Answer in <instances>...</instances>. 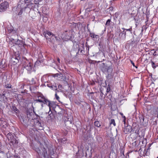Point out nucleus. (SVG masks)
Masks as SVG:
<instances>
[{
	"label": "nucleus",
	"instance_id": "603ef678",
	"mask_svg": "<svg viewBox=\"0 0 158 158\" xmlns=\"http://www.w3.org/2000/svg\"><path fill=\"white\" fill-rule=\"evenodd\" d=\"M122 29L123 30V31H124L126 30V29L124 28H122Z\"/></svg>",
	"mask_w": 158,
	"mask_h": 158
},
{
	"label": "nucleus",
	"instance_id": "2f4dec72",
	"mask_svg": "<svg viewBox=\"0 0 158 158\" xmlns=\"http://www.w3.org/2000/svg\"><path fill=\"white\" fill-rule=\"evenodd\" d=\"M67 31H65V33H64V34H65V36H64V38L65 37V39L66 40L69 39L70 38V37L69 36V35H66V32Z\"/></svg>",
	"mask_w": 158,
	"mask_h": 158
},
{
	"label": "nucleus",
	"instance_id": "e433bc0d",
	"mask_svg": "<svg viewBox=\"0 0 158 158\" xmlns=\"http://www.w3.org/2000/svg\"><path fill=\"white\" fill-rule=\"evenodd\" d=\"M55 96L56 99V100L58 101L59 102H60L59 99H60V98L59 97V96L57 95V93H56L55 94Z\"/></svg>",
	"mask_w": 158,
	"mask_h": 158
},
{
	"label": "nucleus",
	"instance_id": "a18cd8bd",
	"mask_svg": "<svg viewBox=\"0 0 158 158\" xmlns=\"http://www.w3.org/2000/svg\"><path fill=\"white\" fill-rule=\"evenodd\" d=\"M22 121L24 123H26V121L24 119H23V118H22Z\"/></svg>",
	"mask_w": 158,
	"mask_h": 158
},
{
	"label": "nucleus",
	"instance_id": "bf43d9fd",
	"mask_svg": "<svg viewBox=\"0 0 158 158\" xmlns=\"http://www.w3.org/2000/svg\"><path fill=\"white\" fill-rule=\"evenodd\" d=\"M157 158H158V156H157Z\"/></svg>",
	"mask_w": 158,
	"mask_h": 158
},
{
	"label": "nucleus",
	"instance_id": "6e6d98bb",
	"mask_svg": "<svg viewBox=\"0 0 158 158\" xmlns=\"http://www.w3.org/2000/svg\"><path fill=\"white\" fill-rule=\"evenodd\" d=\"M12 47V48H14V46H12V47Z\"/></svg>",
	"mask_w": 158,
	"mask_h": 158
},
{
	"label": "nucleus",
	"instance_id": "5701e85b",
	"mask_svg": "<svg viewBox=\"0 0 158 158\" xmlns=\"http://www.w3.org/2000/svg\"><path fill=\"white\" fill-rule=\"evenodd\" d=\"M6 155L5 152H0V158H6Z\"/></svg>",
	"mask_w": 158,
	"mask_h": 158
},
{
	"label": "nucleus",
	"instance_id": "aec40b11",
	"mask_svg": "<svg viewBox=\"0 0 158 158\" xmlns=\"http://www.w3.org/2000/svg\"><path fill=\"white\" fill-rule=\"evenodd\" d=\"M33 4V3H30L27 4H26V6L25 7V9H26V10L27 8H29L30 9L32 7Z\"/></svg>",
	"mask_w": 158,
	"mask_h": 158
},
{
	"label": "nucleus",
	"instance_id": "cd10ccee",
	"mask_svg": "<svg viewBox=\"0 0 158 158\" xmlns=\"http://www.w3.org/2000/svg\"><path fill=\"white\" fill-rule=\"evenodd\" d=\"M18 39H15L14 38H13L12 37H11L10 39V40L13 43H14L15 44L16 43V42L17 41V40H18Z\"/></svg>",
	"mask_w": 158,
	"mask_h": 158
},
{
	"label": "nucleus",
	"instance_id": "a878e982",
	"mask_svg": "<svg viewBox=\"0 0 158 158\" xmlns=\"http://www.w3.org/2000/svg\"><path fill=\"white\" fill-rule=\"evenodd\" d=\"M94 125L95 126H96L97 127H99L101 126L99 122L98 121H95L94 122Z\"/></svg>",
	"mask_w": 158,
	"mask_h": 158
},
{
	"label": "nucleus",
	"instance_id": "49530a36",
	"mask_svg": "<svg viewBox=\"0 0 158 158\" xmlns=\"http://www.w3.org/2000/svg\"><path fill=\"white\" fill-rule=\"evenodd\" d=\"M110 10H113V7H110L109 8Z\"/></svg>",
	"mask_w": 158,
	"mask_h": 158
},
{
	"label": "nucleus",
	"instance_id": "8fccbe9b",
	"mask_svg": "<svg viewBox=\"0 0 158 158\" xmlns=\"http://www.w3.org/2000/svg\"><path fill=\"white\" fill-rule=\"evenodd\" d=\"M120 114L122 116H123V113H120Z\"/></svg>",
	"mask_w": 158,
	"mask_h": 158
},
{
	"label": "nucleus",
	"instance_id": "3c124183",
	"mask_svg": "<svg viewBox=\"0 0 158 158\" xmlns=\"http://www.w3.org/2000/svg\"><path fill=\"white\" fill-rule=\"evenodd\" d=\"M122 117L124 118V119H126V117L125 116L123 115V116H122Z\"/></svg>",
	"mask_w": 158,
	"mask_h": 158
},
{
	"label": "nucleus",
	"instance_id": "b1692460",
	"mask_svg": "<svg viewBox=\"0 0 158 158\" xmlns=\"http://www.w3.org/2000/svg\"><path fill=\"white\" fill-rule=\"evenodd\" d=\"M43 155L44 157H45L48 155V153L47 151L46 150L45 148H44L43 150Z\"/></svg>",
	"mask_w": 158,
	"mask_h": 158
},
{
	"label": "nucleus",
	"instance_id": "7ed1b4c3",
	"mask_svg": "<svg viewBox=\"0 0 158 158\" xmlns=\"http://www.w3.org/2000/svg\"><path fill=\"white\" fill-rule=\"evenodd\" d=\"M23 66L27 71L29 73H30L32 71L33 67V64L28 60H25L23 61Z\"/></svg>",
	"mask_w": 158,
	"mask_h": 158
},
{
	"label": "nucleus",
	"instance_id": "13d9d810",
	"mask_svg": "<svg viewBox=\"0 0 158 158\" xmlns=\"http://www.w3.org/2000/svg\"><path fill=\"white\" fill-rule=\"evenodd\" d=\"M70 94H71V93H70ZM69 94H70V93H69Z\"/></svg>",
	"mask_w": 158,
	"mask_h": 158
},
{
	"label": "nucleus",
	"instance_id": "a211bd4d",
	"mask_svg": "<svg viewBox=\"0 0 158 158\" xmlns=\"http://www.w3.org/2000/svg\"><path fill=\"white\" fill-rule=\"evenodd\" d=\"M89 35L91 37L94 39H97V38L99 37V36L98 35H96L94 33L90 32L89 34ZM94 40H95V39Z\"/></svg>",
	"mask_w": 158,
	"mask_h": 158
},
{
	"label": "nucleus",
	"instance_id": "c85d7f7f",
	"mask_svg": "<svg viewBox=\"0 0 158 158\" xmlns=\"http://www.w3.org/2000/svg\"><path fill=\"white\" fill-rule=\"evenodd\" d=\"M110 124H113L114 126H115L116 125V124L114 120V119H111L110 120Z\"/></svg>",
	"mask_w": 158,
	"mask_h": 158
},
{
	"label": "nucleus",
	"instance_id": "ddd939ff",
	"mask_svg": "<svg viewBox=\"0 0 158 158\" xmlns=\"http://www.w3.org/2000/svg\"><path fill=\"white\" fill-rule=\"evenodd\" d=\"M132 131V127L129 125H127L125 127L124 130V132L125 134H127L128 132H131Z\"/></svg>",
	"mask_w": 158,
	"mask_h": 158
},
{
	"label": "nucleus",
	"instance_id": "1a4fd4ad",
	"mask_svg": "<svg viewBox=\"0 0 158 158\" xmlns=\"http://www.w3.org/2000/svg\"><path fill=\"white\" fill-rule=\"evenodd\" d=\"M84 49V44H82L78 48V52L77 54H78L79 55L84 54L85 53Z\"/></svg>",
	"mask_w": 158,
	"mask_h": 158
},
{
	"label": "nucleus",
	"instance_id": "4c0bfd02",
	"mask_svg": "<svg viewBox=\"0 0 158 158\" xmlns=\"http://www.w3.org/2000/svg\"><path fill=\"white\" fill-rule=\"evenodd\" d=\"M120 154H121V156H122L123 158V157L124 156V151L123 150H121L120 151Z\"/></svg>",
	"mask_w": 158,
	"mask_h": 158
},
{
	"label": "nucleus",
	"instance_id": "72a5a7b5",
	"mask_svg": "<svg viewBox=\"0 0 158 158\" xmlns=\"http://www.w3.org/2000/svg\"><path fill=\"white\" fill-rule=\"evenodd\" d=\"M5 87L6 88H11V85L10 84H7L6 85Z\"/></svg>",
	"mask_w": 158,
	"mask_h": 158
},
{
	"label": "nucleus",
	"instance_id": "f3484780",
	"mask_svg": "<svg viewBox=\"0 0 158 158\" xmlns=\"http://www.w3.org/2000/svg\"><path fill=\"white\" fill-rule=\"evenodd\" d=\"M8 30L9 33H12V34H16V31L13 29V27H8Z\"/></svg>",
	"mask_w": 158,
	"mask_h": 158
},
{
	"label": "nucleus",
	"instance_id": "2eb2a0df",
	"mask_svg": "<svg viewBox=\"0 0 158 158\" xmlns=\"http://www.w3.org/2000/svg\"><path fill=\"white\" fill-rule=\"evenodd\" d=\"M126 32L123 31L122 32H120L119 35L120 40H124L126 38Z\"/></svg>",
	"mask_w": 158,
	"mask_h": 158
},
{
	"label": "nucleus",
	"instance_id": "f8f14e48",
	"mask_svg": "<svg viewBox=\"0 0 158 158\" xmlns=\"http://www.w3.org/2000/svg\"><path fill=\"white\" fill-rule=\"evenodd\" d=\"M53 110L56 114H61V112L62 111V109L60 108L59 106L57 105L54 108Z\"/></svg>",
	"mask_w": 158,
	"mask_h": 158
},
{
	"label": "nucleus",
	"instance_id": "9b49d317",
	"mask_svg": "<svg viewBox=\"0 0 158 158\" xmlns=\"http://www.w3.org/2000/svg\"><path fill=\"white\" fill-rule=\"evenodd\" d=\"M19 57V56H13L11 58V61L14 64H16L18 62Z\"/></svg>",
	"mask_w": 158,
	"mask_h": 158
},
{
	"label": "nucleus",
	"instance_id": "4be33fe9",
	"mask_svg": "<svg viewBox=\"0 0 158 158\" xmlns=\"http://www.w3.org/2000/svg\"><path fill=\"white\" fill-rule=\"evenodd\" d=\"M12 110L15 113L17 114L19 112V110L17 109L15 106H12Z\"/></svg>",
	"mask_w": 158,
	"mask_h": 158
},
{
	"label": "nucleus",
	"instance_id": "393cba45",
	"mask_svg": "<svg viewBox=\"0 0 158 158\" xmlns=\"http://www.w3.org/2000/svg\"><path fill=\"white\" fill-rule=\"evenodd\" d=\"M104 71H106L108 73H110L112 71V69L110 67H108L106 69L104 70Z\"/></svg>",
	"mask_w": 158,
	"mask_h": 158
},
{
	"label": "nucleus",
	"instance_id": "ea45409f",
	"mask_svg": "<svg viewBox=\"0 0 158 158\" xmlns=\"http://www.w3.org/2000/svg\"><path fill=\"white\" fill-rule=\"evenodd\" d=\"M58 89L60 90H61L63 88L62 86L61 85H59L58 86Z\"/></svg>",
	"mask_w": 158,
	"mask_h": 158
},
{
	"label": "nucleus",
	"instance_id": "7c9ffc66",
	"mask_svg": "<svg viewBox=\"0 0 158 158\" xmlns=\"http://www.w3.org/2000/svg\"><path fill=\"white\" fill-rule=\"evenodd\" d=\"M0 152H5L3 146H0Z\"/></svg>",
	"mask_w": 158,
	"mask_h": 158
},
{
	"label": "nucleus",
	"instance_id": "5fc2aeb1",
	"mask_svg": "<svg viewBox=\"0 0 158 158\" xmlns=\"http://www.w3.org/2000/svg\"><path fill=\"white\" fill-rule=\"evenodd\" d=\"M66 97H68V94H67L66 95Z\"/></svg>",
	"mask_w": 158,
	"mask_h": 158
},
{
	"label": "nucleus",
	"instance_id": "79ce46f5",
	"mask_svg": "<svg viewBox=\"0 0 158 158\" xmlns=\"http://www.w3.org/2000/svg\"><path fill=\"white\" fill-rule=\"evenodd\" d=\"M132 30V29L131 27L129 29H126V30L127 31H131Z\"/></svg>",
	"mask_w": 158,
	"mask_h": 158
},
{
	"label": "nucleus",
	"instance_id": "bb28decb",
	"mask_svg": "<svg viewBox=\"0 0 158 158\" xmlns=\"http://www.w3.org/2000/svg\"><path fill=\"white\" fill-rule=\"evenodd\" d=\"M22 40H19V39H18V40H17L16 42V43L15 44H17L18 45H22Z\"/></svg>",
	"mask_w": 158,
	"mask_h": 158
},
{
	"label": "nucleus",
	"instance_id": "58836bf2",
	"mask_svg": "<svg viewBox=\"0 0 158 158\" xmlns=\"http://www.w3.org/2000/svg\"><path fill=\"white\" fill-rule=\"evenodd\" d=\"M110 90V86L109 85H108L107 88V90H106V92H109Z\"/></svg>",
	"mask_w": 158,
	"mask_h": 158
},
{
	"label": "nucleus",
	"instance_id": "c03bdc74",
	"mask_svg": "<svg viewBox=\"0 0 158 158\" xmlns=\"http://www.w3.org/2000/svg\"><path fill=\"white\" fill-rule=\"evenodd\" d=\"M49 153L50 154V155L51 156V155H52L53 154V151H52L51 152V151H50V152Z\"/></svg>",
	"mask_w": 158,
	"mask_h": 158
},
{
	"label": "nucleus",
	"instance_id": "c9c22d12",
	"mask_svg": "<svg viewBox=\"0 0 158 158\" xmlns=\"http://www.w3.org/2000/svg\"><path fill=\"white\" fill-rule=\"evenodd\" d=\"M48 116H49V118H50L51 119H52V111H51H51L49 110V111L48 112Z\"/></svg>",
	"mask_w": 158,
	"mask_h": 158
},
{
	"label": "nucleus",
	"instance_id": "f257e3e1",
	"mask_svg": "<svg viewBox=\"0 0 158 158\" xmlns=\"http://www.w3.org/2000/svg\"><path fill=\"white\" fill-rule=\"evenodd\" d=\"M43 35L47 39L52 43H54L55 40L57 41L59 40L58 38L50 31L44 32Z\"/></svg>",
	"mask_w": 158,
	"mask_h": 158
},
{
	"label": "nucleus",
	"instance_id": "f03ea898",
	"mask_svg": "<svg viewBox=\"0 0 158 158\" xmlns=\"http://www.w3.org/2000/svg\"><path fill=\"white\" fill-rule=\"evenodd\" d=\"M5 134L7 135V137L8 140L10 141V143L16 146L18 143V141L17 138H15L14 135L11 133L9 132L5 133Z\"/></svg>",
	"mask_w": 158,
	"mask_h": 158
},
{
	"label": "nucleus",
	"instance_id": "473e14b6",
	"mask_svg": "<svg viewBox=\"0 0 158 158\" xmlns=\"http://www.w3.org/2000/svg\"><path fill=\"white\" fill-rule=\"evenodd\" d=\"M151 63H152V65L153 68H155L156 67L157 65L155 64L154 62L152 61H151Z\"/></svg>",
	"mask_w": 158,
	"mask_h": 158
},
{
	"label": "nucleus",
	"instance_id": "6ab92c4d",
	"mask_svg": "<svg viewBox=\"0 0 158 158\" xmlns=\"http://www.w3.org/2000/svg\"><path fill=\"white\" fill-rule=\"evenodd\" d=\"M151 52L153 53V54L154 56H158V49H152L151 50Z\"/></svg>",
	"mask_w": 158,
	"mask_h": 158
},
{
	"label": "nucleus",
	"instance_id": "412c9836",
	"mask_svg": "<svg viewBox=\"0 0 158 158\" xmlns=\"http://www.w3.org/2000/svg\"><path fill=\"white\" fill-rule=\"evenodd\" d=\"M59 142L64 143H66V139L65 138H60L58 139Z\"/></svg>",
	"mask_w": 158,
	"mask_h": 158
},
{
	"label": "nucleus",
	"instance_id": "a19ab883",
	"mask_svg": "<svg viewBox=\"0 0 158 158\" xmlns=\"http://www.w3.org/2000/svg\"><path fill=\"white\" fill-rule=\"evenodd\" d=\"M130 61L133 66L134 67H135L136 68H137V67L136 66H135V64L131 60H130Z\"/></svg>",
	"mask_w": 158,
	"mask_h": 158
},
{
	"label": "nucleus",
	"instance_id": "0eeeda50",
	"mask_svg": "<svg viewBox=\"0 0 158 158\" xmlns=\"http://www.w3.org/2000/svg\"><path fill=\"white\" fill-rule=\"evenodd\" d=\"M8 2H4L0 4V12L4 11L7 8Z\"/></svg>",
	"mask_w": 158,
	"mask_h": 158
},
{
	"label": "nucleus",
	"instance_id": "f704fd0d",
	"mask_svg": "<svg viewBox=\"0 0 158 158\" xmlns=\"http://www.w3.org/2000/svg\"><path fill=\"white\" fill-rule=\"evenodd\" d=\"M42 0H34V2L36 4H38L39 3L42 1Z\"/></svg>",
	"mask_w": 158,
	"mask_h": 158
},
{
	"label": "nucleus",
	"instance_id": "4d7b16f0",
	"mask_svg": "<svg viewBox=\"0 0 158 158\" xmlns=\"http://www.w3.org/2000/svg\"><path fill=\"white\" fill-rule=\"evenodd\" d=\"M152 74H151V77H152Z\"/></svg>",
	"mask_w": 158,
	"mask_h": 158
},
{
	"label": "nucleus",
	"instance_id": "09e8293b",
	"mask_svg": "<svg viewBox=\"0 0 158 158\" xmlns=\"http://www.w3.org/2000/svg\"><path fill=\"white\" fill-rule=\"evenodd\" d=\"M125 120H126V119H124L123 120V121L124 122V124H125L126 123Z\"/></svg>",
	"mask_w": 158,
	"mask_h": 158
},
{
	"label": "nucleus",
	"instance_id": "4468645a",
	"mask_svg": "<svg viewBox=\"0 0 158 158\" xmlns=\"http://www.w3.org/2000/svg\"><path fill=\"white\" fill-rule=\"evenodd\" d=\"M47 86L50 88V89L54 90H56L57 89V86L56 84L53 85L51 83H49L47 84Z\"/></svg>",
	"mask_w": 158,
	"mask_h": 158
},
{
	"label": "nucleus",
	"instance_id": "20e7f679",
	"mask_svg": "<svg viewBox=\"0 0 158 158\" xmlns=\"http://www.w3.org/2000/svg\"><path fill=\"white\" fill-rule=\"evenodd\" d=\"M30 1L31 0H20L18 3L17 6L20 8H25L26 4L29 3Z\"/></svg>",
	"mask_w": 158,
	"mask_h": 158
},
{
	"label": "nucleus",
	"instance_id": "de8ad7c7",
	"mask_svg": "<svg viewBox=\"0 0 158 158\" xmlns=\"http://www.w3.org/2000/svg\"><path fill=\"white\" fill-rule=\"evenodd\" d=\"M57 61L59 63H60V59L59 58H58L57 59Z\"/></svg>",
	"mask_w": 158,
	"mask_h": 158
},
{
	"label": "nucleus",
	"instance_id": "423d86ee",
	"mask_svg": "<svg viewBox=\"0 0 158 158\" xmlns=\"http://www.w3.org/2000/svg\"><path fill=\"white\" fill-rule=\"evenodd\" d=\"M26 114L28 120L35 119V118L34 117V113L32 112V110H27L26 111Z\"/></svg>",
	"mask_w": 158,
	"mask_h": 158
},
{
	"label": "nucleus",
	"instance_id": "dca6fc26",
	"mask_svg": "<svg viewBox=\"0 0 158 158\" xmlns=\"http://www.w3.org/2000/svg\"><path fill=\"white\" fill-rule=\"evenodd\" d=\"M39 98H39L36 100L37 101L40 102H43L44 104H46L45 102H47V101L48 99H45L44 96H40Z\"/></svg>",
	"mask_w": 158,
	"mask_h": 158
},
{
	"label": "nucleus",
	"instance_id": "6e6552de",
	"mask_svg": "<svg viewBox=\"0 0 158 158\" xmlns=\"http://www.w3.org/2000/svg\"><path fill=\"white\" fill-rule=\"evenodd\" d=\"M46 104L48 105L49 108V110L51 111V109H52L53 110L54 108L57 105L53 102H51L48 100L46 102Z\"/></svg>",
	"mask_w": 158,
	"mask_h": 158
},
{
	"label": "nucleus",
	"instance_id": "c756f323",
	"mask_svg": "<svg viewBox=\"0 0 158 158\" xmlns=\"http://www.w3.org/2000/svg\"><path fill=\"white\" fill-rule=\"evenodd\" d=\"M111 20L110 19H108L106 23V25L107 26H109L110 25V22Z\"/></svg>",
	"mask_w": 158,
	"mask_h": 158
},
{
	"label": "nucleus",
	"instance_id": "864d4df0",
	"mask_svg": "<svg viewBox=\"0 0 158 158\" xmlns=\"http://www.w3.org/2000/svg\"><path fill=\"white\" fill-rule=\"evenodd\" d=\"M56 93H57V92H59L60 91L59 90H56Z\"/></svg>",
	"mask_w": 158,
	"mask_h": 158
},
{
	"label": "nucleus",
	"instance_id": "39448f33",
	"mask_svg": "<svg viewBox=\"0 0 158 158\" xmlns=\"http://www.w3.org/2000/svg\"><path fill=\"white\" fill-rule=\"evenodd\" d=\"M8 125L5 120L2 118L0 119V127L3 130L4 129H6Z\"/></svg>",
	"mask_w": 158,
	"mask_h": 158
},
{
	"label": "nucleus",
	"instance_id": "37998d69",
	"mask_svg": "<svg viewBox=\"0 0 158 158\" xmlns=\"http://www.w3.org/2000/svg\"><path fill=\"white\" fill-rule=\"evenodd\" d=\"M89 46L86 45V50L88 52L89 51Z\"/></svg>",
	"mask_w": 158,
	"mask_h": 158
},
{
	"label": "nucleus",
	"instance_id": "9d476101",
	"mask_svg": "<svg viewBox=\"0 0 158 158\" xmlns=\"http://www.w3.org/2000/svg\"><path fill=\"white\" fill-rule=\"evenodd\" d=\"M17 13H16V14L18 16H21L23 13V12H25L26 9H25V8H23V7H21L20 8L19 7H17Z\"/></svg>",
	"mask_w": 158,
	"mask_h": 158
}]
</instances>
